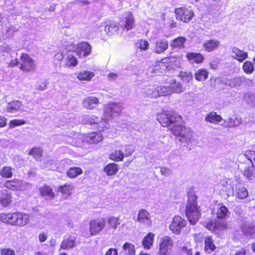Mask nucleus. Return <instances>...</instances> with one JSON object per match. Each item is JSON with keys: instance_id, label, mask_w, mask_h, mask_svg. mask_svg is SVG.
I'll use <instances>...</instances> for the list:
<instances>
[{"instance_id": "obj_6", "label": "nucleus", "mask_w": 255, "mask_h": 255, "mask_svg": "<svg viewBox=\"0 0 255 255\" xmlns=\"http://www.w3.org/2000/svg\"><path fill=\"white\" fill-rule=\"evenodd\" d=\"M180 122L173 124L169 128L170 131L181 141H187L191 136V130L185 126L180 124Z\"/></svg>"}, {"instance_id": "obj_10", "label": "nucleus", "mask_w": 255, "mask_h": 255, "mask_svg": "<svg viewBox=\"0 0 255 255\" xmlns=\"http://www.w3.org/2000/svg\"><path fill=\"white\" fill-rule=\"evenodd\" d=\"M187 224L186 221L178 215L175 216L169 225V229L174 234L178 235L180 233L181 230L184 228Z\"/></svg>"}, {"instance_id": "obj_27", "label": "nucleus", "mask_w": 255, "mask_h": 255, "mask_svg": "<svg viewBox=\"0 0 255 255\" xmlns=\"http://www.w3.org/2000/svg\"><path fill=\"white\" fill-rule=\"evenodd\" d=\"M105 31L109 35H113L117 33L119 29L118 23L114 21L105 22Z\"/></svg>"}, {"instance_id": "obj_30", "label": "nucleus", "mask_w": 255, "mask_h": 255, "mask_svg": "<svg viewBox=\"0 0 255 255\" xmlns=\"http://www.w3.org/2000/svg\"><path fill=\"white\" fill-rule=\"evenodd\" d=\"M12 201V197L10 193L4 192L0 195V204L4 207H9Z\"/></svg>"}, {"instance_id": "obj_29", "label": "nucleus", "mask_w": 255, "mask_h": 255, "mask_svg": "<svg viewBox=\"0 0 255 255\" xmlns=\"http://www.w3.org/2000/svg\"><path fill=\"white\" fill-rule=\"evenodd\" d=\"M119 170L118 165L115 162L108 163L103 168L104 172L109 176L116 175L118 172Z\"/></svg>"}, {"instance_id": "obj_46", "label": "nucleus", "mask_w": 255, "mask_h": 255, "mask_svg": "<svg viewBox=\"0 0 255 255\" xmlns=\"http://www.w3.org/2000/svg\"><path fill=\"white\" fill-rule=\"evenodd\" d=\"M94 75V73L92 72L83 71L78 74L77 78L80 80L90 81Z\"/></svg>"}, {"instance_id": "obj_24", "label": "nucleus", "mask_w": 255, "mask_h": 255, "mask_svg": "<svg viewBox=\"0 0 255 255\" xmlns=\"http://www.w3.org/2000/svg\"><path fill=\"white\" fill-rule=\"evenodd\" d=\"M204 250L206 253L210 254L214 252L217 249L214 241L211 236H206L204 238Z\"/></svg>"}, {"instance_id": "obj_55", "label": "nucleus", "mask_w": 255, "mask_h": 255, "mask_svg": "<svg viewBox=\"0 0 255 255\" xmlns=\"http://www.w3.org/2000/svg\"><path fill=\"white\" fill-rule=\"evenodd\" d=\"M228 123L230 126H238L241 124L242 120L239 117H232L229 119Z\"/></svg>"}, {"instance_id": "obj_8", "label": "nucleus", "mask_w": 255, "mask_h": 255, "mask_svg": "<svg viewBox=\"0 0 255 255\" xmlns=\"http://www.w3.org/2000/svg\"><path fill=\"white\" fill-rule=\"evenodd\" d=\"M173 246L174 242L170 237H163L159 242L158 255H172L171 249Z\"/></svg>"}, {"instance_id": "obj_7", "label": "nucleus", "mask_w": 255, "mask_h": 255, "mask_svg": "<svg viewBox=\"0 0 255 255\" xmlns=\"http://www.w3.org/2000/svg\"><path fill=\"white\" fill-rule=\"evenodd\" d=\"M19 68L25 72L33 71L35 68L34 61L26 53H21L19 58Z\"/></svg>"}, {"instance_id": "obj_9", "label": "nucleus", "mask_w": 255, "mask_h": 255, "mask_svg": "<svg viewBox=\"0 0 255 255\" xmlns=\"http://www.w3.org/2000/svg\"><path fill=\"white\" fill-rule=\"evenodd\" d=\"M106 219L103 218L94 219L89 222V232L92 236L98 235L105 227Z\"/></svg>"}, {"instance_id": "obj_62", "label": "nucleus", "mask_w": 255, "mask_h": 255, "mask_svg": "<svg viewBox=\"0 0 255 255\" xmlns=\"http://www.w3.org/2000/svg\"><path fill=\"white\" fill-rule=\"evenodd\" d=\"M105 255H118V252L115 248H110L106 252Z\"/></svg>"}, {"instance_id": "obj_58", "label": "nucleus", "mask_w": 255, "mask_h": 255, "mask_svg": "<svg viewBox=\"0 0 255 255\" xmlns=\"http://www.w3.org/2000/svg\"><path fill=\"white\" fill-rule=\"evenodd\" d=\"M181 250L183 253H184L186 255H192V249L189 247L188 246H183L181 248Z\"/></svg>"}, {"instance_id": "obj_44", "label": "nucleus", "mask_w": 255, "mask_h": 255, "mask_svg": "<svg viewBox=\"0 0 255 255\" xmlns=\"http://www.w3.org/2000/svg\"><path fill=\"white\" fill-rule=\"evenodd\" d=\"M244 155L248 161L247 162L248 165L255 166V151L251 149L246 150L244 152Z\"/></svg>"}, {"instance_id": "obj_16", "label": "nucleus", "mask_w": 255, "mask_h": 255, "mask_svg": "<svg viewBox=\"0 0 255 255\" xmlns=\"http://www.w3.org/2000/svg\"><path fill=\"white\" fill-rule=\"evenodd\" d=\"M16 212L0 213V221L9 225L16 226Z\"/></svg>"}, {"instance_id": "obj_34", "label": "nucleus", "mask_w": 255, "mask_h": 255, "mask_svg": "<svg viewBox=\"0 0 255 255\" xmlns=\"http://www.w3.org/2000/svg\"><path fill=\"white\" fill-rule=\"evenodd\" d=\"M205 120L210 123L216 124L223 120L221 115L217 114L215 112H211L205 117Z\"/></svg>"}, {"instance_id": "obj_23", "label": "nucleus", "mask_w": 255, "mask_h": 255, "mask_svg": "<svg viewBox=\"0 0 255 255\" xmlns=\"http://www.w3.org/2000/svg\"><path fill=\"white\" fill-rule=\"evenodd\" d=\"M74 189V186L71 183H66L58 187V191L65 198L70 197Z\"/></svg>"}, {"instance_id": "obj_18", "label": "nucleus", "mask_w": 255, "mask_h": 255, "mask_svg": "<svg viewBox=\"0 0 255 255\" xmlns=\"http://www.w3.org/2000/svg\"><path fill=\"white\" fill-rule=\"evenodd\" d=\"M84 139L90 144L97 143L103 140V136L100 132L92 131L88 133L85 136Z\"/></svg>"}, {"instance_id": "obj_53", "label": "nucleus", "mask_w": 255, "mask_h": 255, "mask_svg": "<svg viewBox=\"0 0 255 255\" xmlns=\"http://www.w3.org/2000/svg\"><path fill=\"white\" fill-rule=\"evenodd\" d=\"M179 76L183 81H186L188 82L192 80L193 76L190 72L180 71Z\"/></svg>"}, {"instance_id": "obj_3", "label": "nucleus", "mask_w": 255, "mask_h": 255, "mask_svg": "<svg viewBox=\"0 0 255 255\" xmlns=\"http://www.w3.org/2000/svg\"><path fill=\"white\" fill-rule=\"evenodd\" d=\"M83 121L85 124L94 126L99 131H103L108 128L109 126L108 119L101 118L95 115H85L83 118Z\"/></svg>"}, {"instance_id": "obj_25", "label": "nucleus", "mask_w": 255, "mask_h": 255, "mask_svg": "<svg viewBox=\"0 0 255 255\" xmlns=\"http://www.w3.org/2000/svg\"><path fill=\"white\" fill-rule=\"evenodd\" d=\"M186 57L188 61L196 64H201L204 60V56L199 52H187L186 54Z\"/></svg>"}, {"instance_id": "obj_59", "label": "nucleus", "mask_w": 255, "mask_h": 255, "mask_svg": "<svg viewBox=\"0 0 255 255\" xmlns=\"http://www.w3.org/2000/svg\"><path fill=\"white\" fill-rule=\"evenodd\" d=\"M193 237L194 241L196 243H201L203 240H204L203 235L200 233L194 234Z\"/></svg>"}, {"instance_id": "obj_4", "label": "nucleus", "mask_w": 255, "mask_h": 255, "mask_svg": "<svg viewBox=\"0 0 255 255\" xmlns=\"http://www.w3.org/2000/svg\"><path fill=\"white\" fill-rule=\"evenodd\" d=\"M174 13L176 20L184 23H189L195 16L194 11L187 6L175 8Z\"/></svg>"}, {"instance_id": "obj_56", "label": "nucleus", "mask_w": 255, "mask_h": 255, "mask_svg": "<svg viewBox=\"0 0 255 255\" xmlns=\"http://www.w3.org/2000/svg\"><path fill=\"white\" fill-rule=\"evenodd\" d=\"M0 255H15V252L13 250L8 248H4L0 249Z\"/></svg>"}, {"instance_id": "obj_39", "label": "nucleus", "mask_w": 255, "mask_h": 255, "mask_svg": "<svg viewBox=\"0 0 255 255\" xmlns=\"http://www.w3.org/2000/svg\"><path fill=\"white\" fill-rule=\"evenodd\" d=\"M83 173V170L79 167H72L66 171V175L71 179L76 178Z\"/></svg>"}, {"instance_id": "obj_22", "label": "nucleus", "mask_w": 255, "mask_h": 255, "mask_svg": "<svg viewBox=\"0 0 255 255\" xmlns=\"http://www.w3.org/2000/svg\"><path fill=\"white\" fill-rule=\"evenodd\" d=\"M16 226L24 227L29 224L30 220V216L24 212H16Z\"/></svg>"}, {"instance_id": "obj_36", "label": "nucleus", "mask_w": 255, "mask_h": 255, "mask_svg": "<svg viewBox=\"0 0 255 255\" xmlns=\"http://www.w3.org/2000/svg\"><path fill=\"white\" fill-rule=\"evenodd\" d=\"M22 103L18 100H13L8 103L6 108V111L9 113H14L20 110L22 107Z\"/></svg>"}, {"instance_id": "obj_21", "label": "nucleus", "mask_w": 255, "mask_h": 255, "mask_svg": "<svg viewBox=\"0 0 255 255\" xmlns=\"http://www.w3.org/2000/svg\"><path fill=\"white\" fill-rule=\"evenodd\" d=\"M220 45V42L215 39L206 40L203 44L204 50L208 52L216 50Z\"/></svg>"}, {"instance_id": "obj_43", "label": "nucleus", "mask_w": 255, "mask_h": 255, "mask_svg": "<svg viewBox=\"0 0 255 255\" xmlns=\"http://www.w3.org/2000/svg\"><path fill=\"white\" fill-rule=\"evenodd\" d=\"M13 170L11 166H4L0 170V176L3 178H11L13 176Z\"/></svg>"}, {"instance_id": "obj_11", "label": "nucleus", "mask_w": 255, "mask_h": 255, "mask_svg": "<svg viewBox=\"0 0 255 255\" xmlns=\"http://www.w3.org/2000/svg\"><path fill=\"white\" fill-rule=\"evenodd\" d=\"M238 168L245 179L252 180L255 179V166L248 165L246 161L240 162Z\"/></svg>"}, {"instance_id": "obj_49", "label": "nucleus", "mask_w": 255, "mask_h": 255, "mask_svg": "<svg viewBox=\"0 0 255 255\" xmlns=\"http://www.w3.org/2000/svg\"><path fill=\"white\" fill-rule=\"evenodd\" d=\"M158 94H157V96H166L167 95H169L171 94L170 88L168 86H157Z\"/></svg>"}, {"instance_id": "obj_41", "label": "nucleus", "mask_w": 255, "mask_h": 255, "mask_svg": "<svg viewBox=\"0 0 255 255\" xmlns=\"http://www.w3.org/2000/svg\"><path fill=\"white\" fill-rule=\"evenodd\" d=\"M144 94L146 97L151 98H156L159 97L156 94H158L157 86L155 85L148 86L145 88Z\"/></svg>"}, {"instance_id": "obj_64", "label": "nucleus", "mask_w": 255, "mask_h": 255, "mask_svg": "<svg viewBox=\"0 0 255 255\" xmlns=\"http://www.w3.org/2000/svg\"><path fill=\"white\" fill-rule=\"evenodd\" d=\"M19 61H18V60L16 58L11 59L10 61L8 63L7 67L9 68L13 67L15 66L19 65Z\"/></svg>"}, {"instance_id": "obj_61", "label": "nucleus", "mask_w": 255, "mask_h": 255, "mask_svg": "<svg viewBox=\"0 0 255 255\" xmlns=\"http://www.w3.org/2000/svg\"><path fill=\"white\" fill-rule=\"evenodd\" d=\"M16 30L14 29V28L12 27H8L6 30V34L7 35V38H10L13 36V33Z\"/></svg>"}, {"instance_id": "obj_32", "label": "nucleus", "mask_w": 255, "mask_h": 255, "mask_svg": "<svg viewBox=\"0 0 255 255\" xmlns=\"http://www.w3.org/2000/svg\"><path fill=\"white\" fill-rule=\"evenodd\" d=\"M169 87L171 94L180 93L184 91V88L181 83L175 79H172L170 81Z\"/></svg>"}, {"instance_id": "obj_42", "label": "nucleus", "mask_w": 255, "mask_h": 255, "mask_svg": "<svg viewBox=\"0 0 255 255\" xmlns=\"http://www.w3.org/2000/svg\"><path fill=\"white\" fill-rule=\"evenodd\" d=\"M123 252L126 255H135V246L131 243L126 242L122 247Z\"/></svg>"}, {"instance_id": "obj_35", "label": "nucleus", "mask_w": 255, "mask_h": 255, "mask_svg": "<svg viewBox=\"0 0 255 255\" xmlns=\"http://www.w3.org/2000/svg\"><path fill=\"white\" fill-rule=\"evenodd\" d=\"M154 235L152 233H148L143 239L142 245L146 250L150 249L153 245Z\"/></svg>"}, {"instance_id": "obj_31", "label": "nucleus", "mask_w": 255, "mask_h": 255, "mask_svg": "<svg viewBox=\"0 0 255 255\" xmlns=\"http://www.w3.org/2000/svg\"><path fill=\"white\" fill-rule=\"evenodd\" d=\"M21 185V181L17 179H13L6 180L4 186L10 190L16 191L20 189Z\"/></svg>"}, {"instance_id": "obj_48", "label": "nucleus", "mask_w": 255, "mask_h": 255, "mask_svg": "<svg viewBox=\"0 0 255 255\" xmlns=\"http://www.w3.org/2000/svg\"><path fill=\"white\" fill-rule=\"evenodd\" d=\"M43 151L40 147H34L28 151V154L32 156L36 160L40 159L42 156Z\"/></svg>"}, {"instance_id": "obj_47", "label": "nucleus", "mask_w": 255, "mask_h": 255, "mask_svg": "<svg viewBox=\"0 0 255 255\" xmlns=\"http://www.w3.org/2000/svg\"><path fill=\"white\" fill-rule=\"evenodd\" d=\"M243 71L247 74H251L254 71V63L249 60L246 61L242 66Z\"/></svg>"}, {"instance_id": "obj_5", "label": "nucleus", "mask_w": 255, "mask_h": 255, "mask_svg": "<svg viewBox=\"0 0 255 255\" xmlns=\"http://www.w3.org/2000/svg\"><path fill=\"white\" fill-rule=\"evenodd\" d=\"M205 228L211 233L220 237L224 232L229 229L227 223L223 220H211L207 222Z\"/></svg>"}, {"instance_id": "obj_19", "label": "nucleus", "mask_w": 255, "mask_h": 255, "mask_svg": "<svg viewBox=\"0 0 255 255\" xmlns=\"http://www.w3.org/2000/svg\"><path fill=\"white\" fill-rule=\"evenodd\" d=\"M39 192L40 196L45 199H53L55 197L52 188L45 184L39 188Z\"/></svg>"}, {"instance_id": "obj_33", "label": "nucleus", "mask_w": 255, "mask_h": 255, "mask_svg": "<svg viewBox=\"0 0 255 255\" xmlns=\"http://www.w3.org/2000/svg\"><path fill=\"white\" fill-rule=\"evenodd\" d=\"M186 38L184 36H178L172 39L170 42V46L172 48L182 49L185 47Z\"/></svg>"}, {"instance_id": "obj_38", "label": "nucleus", "mask_w": 255, "mask_h": 255, "mask_svg": "<svg viewBox=\"0 0 255 255\" xmlns=\"http://www.w3.org/2000/svg\"><path fill=\"white\" fill-rule=\"evenodd\" d=\"M75 241L76 238L75 237L69 236L64 239L61 243L60 247L63 250L72 248L75 247Z\"/></svg>"}, {"instance_id": "obj_45", "label": "nucleus", "mask_w": 255, "mask_h": 255, "mask_svg": "<svg viewBox=\"0 0 255 255\" xmlns=\"http://www.w3.org/2000/svg\"><path fill=\"white\" fill-rule=\"evenodd\" d=\"M209 72L205 69H200L195 73V79L198 81H203L208 78Z\"/></svg>"}, {"instance_id": "obj_57", "label": "nucleus", "mask_w": 255, "mask_h": 255, "mask_svg": "<svg viewBox=\"0 0 255 255\" xmlns=\"http://www.w3.org/2000/svg\"><path fill=\"white\" fill-rule=\"evenodd\" d=\"M133 152L134 149L131 146H126L125 149V153L124 154L125 157H128L131 156L133 153Z\"/></svg>"}, {"instance_id": "obj_54", "label": "nucleus", "mask_w": 255, "mask_h": 255, "mask_svg": "<svg viewBox=\"0 0 255 255\" xmlns=\"http://www.w3.org/2000/svg\"><path fill=\"white\" fill-rule=\"evenodd\" d=\"M25 124L26 121L24 120L13 119L9 121L8 125L9 128H13L15 127L25 125Z\"/></svg>"}, {"instance_id": "obj_50", "label": "nucleus", "mask_w": 255, "mask_h": 255, "mask_svg": "<svg viewBox=\"0 0 255 255\" xmlns=\"http://www.w3.org/2000/svg\"><path fill=\"white\" fill-rule=\"evenodd\" d=\"M108 223L110 229H116L118 226L120 224V219L119 218L115 217H111L108 219Z\"/></svg>"}, {"instance_id": "obj_12", "label": "nucleus", "mask_w": 255, "mask_h": 255, "mask_svg": "<svg viewBox=\"0 0 255 255\" xmlns=\"http://www.w3.org/2000/svg\"><path fill=\"white\" fill-rule=\"evenodd\" d=\"M120 22L122 23V28L127 31L132 30L135 25L134 16L131 11L126 12Z\"/></svg>"}, {"instance_id": "obj_37", "label": "nucleus", "mask_w": 255, "mask_h": 255, "mask_svg": "<svg viewBox=\"0 0 255 255\" xmlns=\"http://www.w3.org/2000/svg\"><path fill=\"white\" fill-rule=\"evenodd\" d=\"M220 207L216 212V218L219 220H224L226 219L229 214V210L224 205L220 204Z\"/></svg>"}, {"instance_id": "obj_40", "label": "nucleus", "mask_w": 255, "mask_h": 255, "mask_svg": "<svg viewBox=\"0 0 255 255\" xmlns=\"http://www.w3.org/2000/svg\"><path fill=\"white\" fill-rule=\"evenodd\" d=\"M109 159L115 162L123 161L125 155L121 150H116L109 154Z\"/></svg>"}, {"instance_id": "obj_63", "label": "nucleus", "mask_w": 255, "mask_h": 255, "mask_svg": "<svg viewBox=\"0 0 255 255\" xmlns=\"http://www.w3.org/2000/svg\"><path fill=\"white\" fill-rule=\"evenodd\" d=\"M38 239L40 242H44L47 239V235L44 232L40 233L38 235Z\"/></svg>"}, {"instance_id": "obj_1", "label": "nucleus", "mask_w": 255, "mask_h": 255, "mask_svg": "<svg viewBox=\"0 0 255 255\" xmlns=\"http://www.w3.org/2000/svg\"><path fill=\"white\" fill-rule=\"evenodd\" d=\"M185 214L192 225H195L200 218V207L197 204V197L195 194L191 193L188 195Z\"/></svg>"}, {"instance_id": "obj_60", "label": "nucleus", "mask_w": 255, "mask_h": 255, "mask_svg": "<svg viewBox=\"0 0 255 255\" xmlns=\"http://www.w3.org/2000/svg\"><path fill=\"white\" fill-rule=\"evenodd\" d=\"M248 250L245 247H242L237 251L234 255H247Z\"/></svg>"}, {"instance_id": "obj_14", "label": "nucleus", "mask_w": 255, "mask_h": 255, "mask_svg": "<svg viewBox=\"0 0 255 255\" xmlns=\"http://www.w3.org/2000/svg\"><path fill=\"white\" fill-rule=\"evenodd\" d=\"M55 56L59 60H62L65 67H75L78 64L77 58L73 55L68 54L64 56L61 53H57Z\"/></svg>"}, {"instance_id": "obj_28", "label": "nucleus", "mask_w": 255, "mask_h": 255, "mask_svg": "<svg viewBox=\"0 0 255 255\" xmlns=\"http://www.w3.org/2000/svg\"><path fill=\"white\" fill-rule=\"evenodd\" d=\"M137 221L141 224L148 223L151 224L150 216L149 213L145 209H140L138 211L137 217Z\"/></svg>"}, {"instance_id": "obj_13", "label": "nucleus", "mask_w": 255, "mask_h": 255, "mask_svg": "<svg viewBox=\"0 0 255 255\" xmlns=\"http://www.w3.org/2000/svg\"><path fill=\"white\" fill-rule=\"evenodd\" d=\"M73 51L79 57H87L91 53L92 46L88 42L82 41L77 44Z\"/></svg>"}, {"instance_id": "obj_2", "label": "nucleus", "mask_w": 255, "mask_h": 255, "mask_svg": "<svg viewBox=\"0 0 255 255\" xmlns=\"http://www.w3.org/2000/svg\"><path fill=\"white\" fill-rule=\"evenodd\" d=\"M156 120L161 127L170 128L174 124L182 120L181 116L170 110H162L157 114Z\"/></svg>"}, {"instance_id": "obj_51", "label": "nucleus", "mask_w": 255, "mask_h": 255, "mask_svg": "<svg viewBox=\"0 0 255 255\" xmlns=\"http://www.w3.org/2000/svg\"><path fill=\"white\" fill-rule=\"evenodd\" d=\"M136 46L140 50L145 51L149 48V44L146 40L140 39L137 40Z\"/></svg>"}, {"instance_id": "obj_15", "label": "nucleus", "mask_w": 255, "mask_h": 255, "mask_svg": "<svg viewBox=\"0 0 255 255\" xmlns=\"http://www.w3.org/2000/svg\"><path fill=\"white\" fill-rule=\"evenodd\" d=\"M122 111V107L119 104L115 103L108 104L104 108L105 118L108 120L115 114L119 115Z\"/></svg>"}, {"instance_id": "obj_20", "label": "nucleus", "mask_w": 255, "mask_h": 255, "mask_svg": "<svg viewBox=\"0 0 255 255\" xmlns=\"http://www.w3.org/2000/svg\"><path fill=\"white\" fill-rule=\"evenodd\" d=\"M168 47L167 40L165 38L158 39L154 43V52L156 54H161L166 51Z\"/></svg>"}, {"instance_id": "obj_17", "label": "nucleus", "mask_w": 255, "mask_h": 255, "mask_svg": "<svg viewBox=\"0 0 255 255\" xmlns=\"http://www.w3.org/2000/svg\"><path fill=\"white\" fill-rule=\"evenodd\" d=\"M100 103V100L95 96H88L85 98L82 101L83 107L88 110L95 109Z\"/></svg>"}, {"instance_id": "obj_26", "label": "nucleus", "mask_w": 255, "mask_h": 255, "mask_svg": "<svg viewBox=\"0 0 255 255\" xmlns=\"http://www.w3.org/2000/svg\"><path fill=\"white\" fill-rule=\"evenodd\" d=\"M232 52L234 54L233 58L240 62H242L248 57V52H245L237 47H233Z\"/></svg>"}, {"instance_id": "obj_52", "label": "nucleus", "mask_w": 255, "mask_h": 255, "mask_svg": "<svg viewBox=\"0 0 255 255\" xmlns=\"http://www.w3.org/2000/svg\"><path fill=\"white\" fill-rule=\"evenodd\" d=\"M236 195L240 199H244L248 196V191L244 187H239L237 190Z\"/></svg>"}]
</instances>
